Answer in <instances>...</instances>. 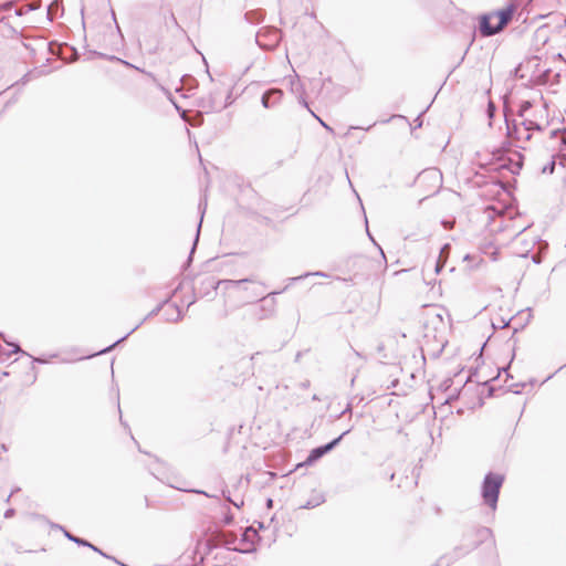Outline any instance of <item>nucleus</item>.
Wrapping results in <instances>:
<instances>
[{
  "label": "nucleus",
  "instance_id": "obj_45",
  "mask_svg": "<svg viewBox=\"0 0 566 566\" xmlns=\"http://www.w3.org/2000/svg\"><path fill=\"white\" fill-rule=\"evenodd\" d=\"M260 35H261L260 32H258V34H256V42L261 45V43L259 42Z\"/></svg>",
  "mask_w": 566,
  "mask_h": 566
},
{
  "label": "nucleus",
  "instance_id": "obj_21",
  "mask_svg": "<svg viewBox=\"0 0 566 566\" xmlns=\"http://www.w3.org/2000/svg\"><path fill=\"white\" fill-rule=\"evenodd\" d=\"M201 222H202V219L200 220V222H199V224H198L197 235H199V231H200V228H201ZM197 241H198V237H196V240H195L193 247H192L191 252H190L189 258H188V262H190V261H191V259H192V253H193V251H195V248H196V243H197Z\"/></svg>",
  "mask_w": 566,
  "mask_h": 566
},
{
  "label": "nucleus",
  "instance_id": "obj_10",
  "mask_svg": "<svg viewBox=\"0 0 566 566\" xmlns=\"http://www.w3.org/2000/svg\"><path fill=\"white\" fill-rule=\"evenodd\" d=\"M23 353L18 344L9 343L2 333H0V359L6 360L12 354Z\"/></svg>",
  "mask_w": 566,
  "mask_h": 566
},
{
  "label": "nucleus",
  "instance_id": "obj_20",
  "mask_svg": "<svg viewBox=\"0 0 566 566\" xmlns=\"http://www.w3.org/2000/svg\"><path fill=\"white\" fill-rule=\"evenodd\" d=\"M558 134H562L563 137H562V144L564 146H566V129H554L552 133H551V136L552 137H556Z\"/></svg>",
  "mask_w": 566,
  "mask_h": 566
},
{
  "label": "nucleus",
  "instance_id": "obj_43",
  "mask_svg": "<svg viewBox=\"0 0 566 566\" xmlns=\"http://www.w3.org/2000/svg\"><path fill=\"white\" fill-rule=\"evenodd\" d=\"M230 96H231V95L229 94V95L226 97V101H227L226 103H228V105H230V103H231V102L229 101V99H230Z\"/></svg>",
  "mask_w": 566,
  "mask_h": 566
},
{
  "label": "nucleus",
  "instance_id": "obj_12",
  "mask_svg": "<svg viewBox=\"0 0 566 566\" xmlns=\"http://www.w3.org/2000/svg\"><path fill=\"white\" fill-rule=\"evenodd\" d=\"M514 11V4H510L506 8L499 10L496 12V15L499 17V23L496 24V29L502 30L504 27H506L507 23L512 20Z\"/></svg>",
  "mask_w": 566,
  "mask_h": 566
},
{
  "label": "nucleus",
  "instance_id": "obj_16",
  "mask_svg": "<svg viewBox=\"0 0 566 566\" xmlns=\"http://www.w3.org/2000/svg\"><path fill=\"white\" fill-rule=\"evenodd\" d=\"M210 279H214L213 276H207L205 277L202 281H201V286L199 289H196L195 290V293L196 294H199L200 296H207L209 295L211 292H213L214 290H212L208 282Z\"/></svg>",
  "mask_w": 566,
  "mask_h": 566
},
{
  "label": "nucleus",
  "instance_id": "obj_26",
  "mask_svg": "<svg viewBox=\"0 0 566 566\" xmlns=\"http://www.w3.org/2000/svg\"><path fill=\"white\" fill-rule=\"evenodd\" d=\"M232 522H233V516H232V514H227V515L223 517V524H224V525H230Z\"/></svg>",
  "mask_w": 566,
  "mask_h": 566
},
{
  "label": "nucleus",
  "instance_id": "obj_41",
  "mask_svg": "<svg viewBox=\"0 0 566 566\" xmlns=\"http://www.w3.org/2000/svg\"><path fill=\"white\" fill-rule=\"evenodd\" d=\"M554 166H555V163H554V161H553L551 165H548V168H551V171H553Z\"/></svg>",
  "mask_w": 566,
  "mask_h": 566
},
{
  "label": "nucleus",
  "instance_id": "obj_38",
  "mask_svg": "<svg viewBox=\"0 0 566 566\" xmlns=\"http://www.w3.org/2000/svg\"><path fill=\"white\" fill-rule=\"evenodd\" d=\"M502 371H503V373H505V374L509 376V374H507V367H502V368L500 369V371H499V376L501 375V373H502Z\"/></svg>",
  "mask_w": 566,
  "mask_h": 566
},
{
  "label": "nucleus",
  "instance_id": "obj_7",
  "mask_svg": "<svg viewBox=\"0 0 566 566\" xmlns=\"http://www.w3.org/2000/svg\"><path fill=\"white\" fill-rule=\"evenodd\" d=\"M171 296L167 297L166 300H164L163 302H160L154 310H151L149 312V314L143 318L136 326H134L126 335H124L123 337H120L119 339H117L114 344L107 346L106 348L102 349L98 352V354H104V353H107V352H111L117 344L122 343L123 340H125L129 335H132L147 318L149 317H153L155 315H157L161 308L164 307V305H167L169 303V298Z\"/></svg>",
  "mask_w": 566,
  "mask_h": 566
},
{
  "label": "nucleus",
  "instance_id": "obj_14",
  "mask_svg": "<svg viewBox=\"0 0 566 566\" xmlns=\"http://www.w3.org/2000/svg\"><path fill=\"white\" fill-rule=\"evenodd\" d=\"M518 156V161H513L512 159L509 160V164L506 163H503L500 165L501 168H505L507 170H510L512 174H518L520 170L522 169V155L521 154H517Z\"/></svg>",
  "mask_w": 566,
  "mask_h": 566
},
{
  "label": "nucleus",
  "instance_id": "obj_48",
  "mask_svg": "<svg viewBox=\"0 0 566 566\" xmlns=\"http://www.w3.org/2000/svg\"><path fill=\"white\" fill-rule=\"evenodd\" d=\"M35 361H39V363H44V360L42 359H39V358H34Z\"/></svg>",
  "mask_w": 566,
  "mask_h": 566
},
{
  "label": "nucleus",
  "instance_id": "obj_30",
  "mask_svg": "<svg viewBox=\"0 0 566 566\" xmlns=\"http://www.w3.org/2000/svg\"><path fill=\"white\" fill-rule=\"evenodd\" d=\"M13 515H14V510H13V509H8V510L4 512V517H6V518L12 517Z\"/></svg>",
  "mask_w": 566,
  "mask_h": 566
},
{
  "label": "nucleus",
  "instance_id": "obj_13",
  "mask_svg": "<svg viewBox=\"0 0 566 566\" xmlns=\"http://www.w3.org/2000/svg\"><path fill=\"white\" fill-rule=\"evenodd\" d=\"M166 321L178 322L182 317L181 310L177 304H169L165 311Z\"/></svg>",
  "mask_w": 566,
  "mask_h": 566
},
{
  "label": "nucleus",
  "instance_id": "obj_27",
  "mask_svg": "<svg viewBox=\"0 0 566 566\" xmlns=\"http://www.w3.org/2000/svg\"><path fill=\"white\" fill-rule=\"evenodd\" d=\"M352 412V403H347L346 408L340 412V415L338 416V418L343 417L344 415L346 413H349Z\"/></svg>",
  "mask_w": 566,
  "mask_h": 566
},
{
  "label": "nucleus",
  "instance_id": "obj_32",
  "mask_svg": "<svg viewBox=\"0 0 566 566\" xmlns=\"http://www.w3.org/2000/svg\"><path fill=\"white\" fill-rule=\"evenodd\" d=\"M271 35L273 38V41H277L280 39V34L276 30H274L273 32H271Z\"/></svg>",
  "mask_w": 566,
  "mask_h": 566
},
{
  "label": "nucleus",
  "instance_id": "obj_35",
  "mask_svg": "<svg viewBox=\"0 0 566 566\" xmlns=\"http://www.w3.org/2000/svg\"><path fill=\"white\" fill-rule=\"evenodd\" d=\"M266 506H268L269 509H271V507L273 506V500H272V499H268V500H266Z\"/></svg>",
  "mask_w": 566,
  "mask_h": 566
},
{
  "label": "nucleus",
  "instance_id": "obj_40",
  "mask_svg": "<svg viewBox=\"0 0 566 566\" xmlns=\"http://www.w3.org/2000/svg\"><path fill=\"white\" fill-rule=\"evenodd\" d=\"M199 209L202 210V213L205 212L206 206L202 208V202L199 203Z\"/></svg>",
  "mask_w": 566,
  "mask_h": 566
},
{
  "label": "nucleus",
  "instance_id": "obj_8",
  "mask_svg": "<svg viewBox=\"0 0 566 566\" xmlns=\"http://www.w3.org/2000/svg\"><path fill=\"white\" fill-rule=\"evenodd\" d=\"M252 282L251 279H242V280H216L210 279L208 284L212 290L223 289L226 291L240 289L242 285Z\"/></svg>",
  "mask_w": 566,
  "mask_h": 566
},
{
  "label": "nucleus",
  "instance_id": "obj_25",
  "mask_svg": "<svg viewBox=\"0 0 566 566\" xmlns=\"http://www.w3.org/2000/svg\"><path fill=\"white\" fill-rule=\"evenodd\" d=\"M506 126H507V135L512 137L513 134L517 132V127H516V125H514L513 128H511V126L507 122H506Z\"/></svg>",
  "mask_w": 566,
  "mask_h": 566
},
{
  "label": "nucleus",
  "instance_id": "obj_9",
  "mask_svg": "<svg viewBox=\"0 0 566 566\" xmlns=\"http://www.w3.org/2000/svg\"><path fill=\"white\" fill-rule=\"evenodd\" d=\"M283 96V91L280 88H270L265 91L261 97V103L265 108L276 106Z\"/></svg>",
  "mask_w": 566,
  "mask_h": 566
},
{
  "label": "nucleus",
  "instance_id": "obj_42",
  "mask_svg": "<svg viewBox=\"0 0 566 566\" xmlns=\"http://www.w3.org/2000/svg\"><path fill=\"white\" fill-rule=\"evenodd\" d=\"M554 166H555V163H554V161H553L551 165H548V168H551V171H553Z\"/></svg>",
  "mask_w": 566,
  "mask_h": 566
},
{
  "label": "nucleus",
  "instance_id": "obj_18",
  "mask_svg": "<svg viewBox=\"0 0 566 566\" xmlns=\"http://www.w3.org/2000/svg\"><path fill=\"white\" fill-rule=\"evenodd\" d=\"M310 275L324 276V277H325V276H327V274H326V273L321 272V271H317V272H314V273H305V274H303V275H298V276H295V277H290V279H289V282H290V283H293V282H296V281H301V280H303L304 277H307V276H310Z\"/></svg>",
  "mask_w": 566,
  "mask_h": 566
},
{
  "label": "nucleus",
  "instance_id": "obj_23",
  "mask_svg": "<svg viewBox=\"0 0 566 566\" xmlns=\"http://www.w3.org/2000/svg\"><path fill=\"white\" fill-rule=\"evenodd\" d=\"M491 533H492V532H491V530H490V528H488V527H482V528H480V530L478 531V535H479L480 537H484L485 535H491Z\"/></svg>",
  "mask_w": 566,
  "mask_h": 566
},
{
  "label": "nucleus",
  "instance_id": "obj_31",
  "mask_svg": "<svg viewBox=\"0 0 566 566\" xmlns=\"http://www.w3.org/2000/svg\"><path fill=\"white\" fill-rule=\"evenodd\" d=\"M222 495H223V497H224L227 501L232 502V499L230 497V493H229V491H227V490H222Z\"/></svg>",
  "mask_w": 566,
  "mask_h": 566
},
{
  "label": "nucleus",
  "instance_id": "obj_4",
  "mask_svg": "<svg viewBox=\"0 0 566 566\" xmlns=\"http://www.w3.org/2000/svg\"><path fill=\"white\" fill-rule=\"evenodd\" d=\"M220 92L218 91H211L207 95L201 96L197 101V106L200 109V112L206 114H211L216 112H221L226 107H228V103H224L221 105L219 103Z\"/></svg>",
  "mask_w": 566,
  "mask_h": 566
},
{
  "label": "nucleus",
  "instance_id": "obj_3",
  "mask_svg": "<svg viewBox=\"0 0 566 566\" xmlns=\"http://www.w3.org/2000/svg\"><path fill=\"white\" fill-rule=\"evenodd\" d=\"M237 542V536L233 533L219 531L211 535L209 538V543L214 547H224L227 549H232L240 553H250L254 551L253 548H241L233 546V544Z\"/></svg>",
  "mask_w": 566,
  "mask_h": 566
},
{
  "label": "nucleus",
  "instance_id": "obj_28",
  "mask_svg": "<svg viewBox=\"0 0 566 566\" xmlns=\"http://www.w3.org/2000/svg\"><path fill=\"white\" fill-rule=\"evenodd\" d=\"M442 266H443V263L441 262V260H440V259H439V260H437V262H436V264H434V271H436L437 273H439V272L441 271Z\"/></svg>",
  "mask_w": 566,
  "mask_h": 566
},
{
  "label": "nucleus",
  "instance_id": "obj_17",
  "mask_svg": "<svg viewBox=\"0 0 566 566\" xmlns=\"http://www.w3.org/2000/svg\"><path fill=\"white\" fill-rule=\"evenodd\" d=\"M522 124H523V126H524L526 132H530L532 129H536V130H542L543 129L542 126L538 123H535L533 120H524ZM525 139L526 140L531 139V134L530 133H526Z\"/></svg>",
  "mask_w": 566,
  "mask_h": 566
},
{
  "label": "nucleus",
  "instance_id": "obj_5",
  "mask_svg": "<svg viewBox=\"0 0 566 566\" xmlns=\"http://www.w3.org/2000/svg\"><path fill=\"white\" fill-rule=\"evenodd\" d=\"M289 286L290 284L286 285L281 291H274L269 293L266 296L261 297V304L258 307V312L254 314L258 317V319H265L274 315L276 310V301L274 296L285 292L289 289Z\"/></svg>",
  "mask_w": 566,
  "mask_h": 566
},
{
  "label": "nucleus",
  "instance_id": "obj_6",
  "mask_svg": "<svg viewBox=\"0 0 566 566\" xmlns=\"http://www.w3.org/2000/svg\"><path fill=\"white\" fill-rule=\"evenodd\" d=\"M350 430H346L344 431L342 434H339L337 438L333 439L332 441H329L328 443L326 444H323V446H319V447H316L314 449H312L310 451V454L307 455L306 460L304 461L303 464L305 465H311L313 463H315L316 461H318L321 458H323L325 454H327L328 452H331L332 450H334L338 444L339 442L342 441V439L349 432Z\"/></svg>",
  "mask_w": 566,
  "mask_h": 566
},
{
  "label": "nucleus",
  "instance_id": "obj_2",
  "mask_svg": "<svg viewBox=\"0 0 566 566\" xmlns=\"http://www.w3.org/2000/svg\"><path fill=\"white\" fill-rule=\"evenodd\" d=\"M415 184L422 190L424 198L439 192L443 184V177L440 169L430 167L423 169L415 179Z\"/></svg>",
  "mask_w": 566,
  "mask_h": 566
},
{
  "label": "nucleus",
  "instance_id": "obj_34",
  "mask_svg": "<svg viewBox=\"0 0 566 566\" xmlns=\"http://www.w3.org/2000/svg\"><path fill=\"white\" fill-rule=\"evenodd\" d=\"M301 357H302V352H298V353L295 355V359H294V361H295V363H298V361H300V359H301Z\"/></svg>",
  "mask_w": 566,
  "mask_h": 566
},
{
  "label": "nucleus",
  "instance_id": "obj_1",
  "mask_svg": "<svg viewBox=\"0 0 566 566\" xmlns=\"http://www.w3.org/2000/svg\"><path fill=\"white\" fill-rule=\"evenodd\" d=\"M504 475L495 472H488L482 481L481 496L483 503L491 510H496L501 488L504 483Z\"/></svg>",
  "mask_w": 566,
  "mask_h": 566
},
{
  "label": "nucleus",
  "instance_id": "obj_36",
  "mask_svg": "<svg viewBox=\"0 0 566 566\" xmlns=\"http://www.w3.org/2000/svg\"><path fill=\"white\" fill-rule=\"evenodd\" d=\"M235 507H240L241 505H243V501H241L240 503L239 502H235L232 500L231 502Z\"/></svg>",
  "mask_w": 566,
  "mask_h": 566
},
{
  "label": "nucleus",
  "instance_id": "obj_24",
  "mask_svg": "<svg viewBox=\"0 0 566 566\" xmlns=\"http://www.w3.org/2000/svg\"><path fill=\"white\" fill-rule=\"evenodd\" d=\"M252 528L249 527L243 534H242V537L240 539V543L242 544H247V543H250L249 541V536H248V532L251 531Z\"/></svg>",
  "mask_w": 566,
  "mask_h": 566
},
{
  "label": "nucleus",
  "instance_id": "obj_46",
  "mask_svg": "<svg viewBox=\"0 0 566 566\" xmlns=\"http://www.w3.org/2000/svg\"><path fill=\"white\" fill-rule=\"evenodd\" d=\"M374 125H376V123H374L373 125H370V126L366 127L365 129H366V130H369Z\"/></svg>",
  "mask_w": 566,
  "mask_h": 566
},
{
  "label": "nucleus",
  "instance_id": "obj_29",
  "mask_svg": "<svg viewBox=\"0 0 566 566\" xmlns=\"http://www.w3.org/2000/svg\"><path fill=\"white\" fill-rule=\"evenodd\" d=\"M495 111V106L492 102L489 103V107H488V113H489V116L492 117L493 116V113Z\"/></svg>",
  "mask_w": 566,
  "mask_h": 566
},
{
  "label": "nucleus",
  "instance_id": "obj_37",
  "mask_svg": "<svg viewBox=\"0 0 566 566\" xmlns=\"http://www.w3.org/2000/svg\"><path fill=\"white\" fill-rule=\"evenodd\" d=\"M366 231H367L369 239L376 244V241L374 240L373 235L370 234L368 227H366Z\"/></svg>",
  "mask_w": 566,
  "mask_h": 566
},
{
  "label": "nucleus",
  "instance_id": "obj_33",
  "mask_svg": "<svg viewBox=\"0 0 566 566\" xmlns=\"http://www.w3.org/2000/svg\"><path fill=\"white\" fill-rule=\"evenodd\" d=\"M319 123L322 124L323 127H325L327 130L332 132V128L326 124L324 123L322 119H319Z\"/></svg>",
  "mask_w": 566,
  "mask_h": 566
},
{
  "label": "nucleus",
  "instance_id": "obj_39",
  "mask_svg": "<svg viewBox=\"0 0 566 566\" xmlns=\"http://www.w3.org/2000/svg\"><path fill=\"white\" fill-rule=\"evenodd\" d=\"M300 103H301L303 106H305L306 108H308V105H307V103H306V101H305L304 98H301V99H300Z\"/></svg>",
  "mask_w": 566,
  "mask_h": 566
},
{
  "label": "nucleus",
  "instance_id": "obj_22",
  "mask_svg": "<svg viewBox=\"0 0 566 566\" xmlns=\"http://www.w3.org/2000/svg\"><path fill=\"white\" fill-rule=\"evenodd\" d=\"M190 492H193V493H197V494H202L207 497H211V499H218V495L216 494H209L207 493L206 491H202V490H190Z\"/></svg>",
  "mask_w": 566,
  "mask_h": 566
},
{
  "label": "nucleus",
  "instance_id": "obj_15",
  "mask_svg": "<svg viewBox=\"0 0 566 566\" xmlns=\"http://www.w3.org/2000/svg\"><path fill=\"white\" fill-rule=\"evenodd\" d=\"M324 502H325V496L323 494H317V495L312 496L310 500H307L306 503L301 506V509H306V510L314 509V507L319 506Z\"/></svg>",
  "mask_w": 566,
  "mask_h": 566
},
{
  "label": "nucleus",
  "instance_id": "obj_44",
  "mask_svg": "<svg viewBox=\"0 0 566 566\" xmlns=\"http://www.w3.org/2000/svg\"><path fill=\"white\" fill-rule=\"evenodd\" d=\"M13 492H14V491H12V492L8 495V497H7V500H6L7 502H9V501H10V499H11V496H12Z\"/></svg>",
  "mask_w": 566,
  "mask_h": 566
},
{
  "label": "nucleus",
  "instance_id": "obj_19",
  "mask_svg": "<svg viewBox=\"0 0 566 566\" xmlns=\"http://www.w3.org/2000/svg\"><path fill=\"white\" fill-rule=\"evenodd\" d=\"M532 103L530 101H523L522 104L520 105V109H518V116L520 117H523L524 114L532 108Z\"/></svg>",
  "mask_w": 566,
  "mask_h": 566
},
{
  "label": "nucleus",
  "instance_id": "obj_11",
  "mask_svg": "<svg viewBox=\"0 0 566 566\" xmlns=\"http://www.w3.org/2000/svg\"><path fill=\"white\" fill-rule=\"evenodd\" d=\"M490 20L491 17L488 14H483L480 19L479 31L482 36H491L501 31L500 29H496V25H492Z\"/></svg>",
  "mask_w": 566,
  "mask_h": 566
},
{
  "label": "nucleus",
  "instance_id": "obj_47",
  "mask_svg": "<svg viewBox=\"0 0 566 566\" xmlns=\"http://www.w3.org/2000/svg\"><path fill=\"white\" fill-rule=\"evenodd\" d=\"M449 245L448 244H444V247L441 249V252H443L444 249H448Z\"/></svg>",
  "mask_w": 566,
  "mask_h": 566
}]
</instances>
